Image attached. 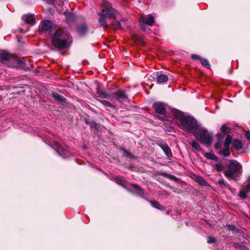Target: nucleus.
Instances as JSON below:
<instances>
[{
  "mask_svg": "<svg viewBox=\"0 0 250 250\" xmlns=\"http://www.w3.org/2000/svg\"><path fill=\"white\" fill-rule=\"evenodd\" d=\"M217 153L221 156L227 157L229 156L230 154L229 147L224 146V149H219L217 151Z\"/></svg>",
  "mask_w": 250,
  "mask_h": 250,
  "instance_id": "dca6fc26",
  "label": "nucleus"
},
{
  "mask_svg": "<svg viewBox=\"0 0 250 250\" xmlns=\"http://www.w3.org/2000/svg\"><path fill=\"white\" fill-rule=\"evenodd\" d=\"M217 184L221 188H229V185L223 178L217 181Z\"/></svg>",
  "mask_w": 250,
  "mask_h": 250,
  "instance_id": "5701e85b",
  "label": "nucleus"
},
{
  "mask_svg": "<svg viewBox=\"0 0 250 250\" xmlns=\"http://www.w3.org/2000/svg\"><path fill=\"white\" fill-rule=\"evenodd\" d=\"M147 201L148 200H146ZM148 202L150 203V204L151 205V206L157 208V209H160V210H164L165 209V208L161 205H160L157 201H150Z\"/></svg>",
  "mask_w": 250,
  "mask_h": 250,
  "instance_id": "412c9836",
  "label": "nucleus"
},
{
  "mask_svg": "<svg viewBox=\"0 0 250 250\" xmlns=\"http://www.w3.org/2000/svg\"><path fill=\"white\" fill-rule=\"evenodd\" d=\"M141 197L142 198H144V199H146V198H145V197H144L142 195V196H141Z\"/></svg>",
  "mask_w": 250,
  "mask_h": 250,
  "instance_id": "49530a36",
  "label": "nucleus"
},
{
  "mask_svg": "<svg viewBox=\"0 0 250 250\" xmlns=\"http://www.w3.org/2000/svg\"><path fill=\"white\" fill-rule=\"evenodd\" d=\"M232 137L230 135H228L225 142L224 143V146L229 147V145L232 141Z\"/></svg>",
  "mask_w": 250,
  "mask_h": 250,
  "instance_id": "a878e982",
  "label": "nucleus"
},
{
  "mask_svg": "<svg viewBox=\"0 0 250 250\" xmlns=\"http://www.w3.org/2000/svg\"><path fill=\"white\" fill-rule=\"evenodd\" d=\"M192 134L198 141L206 146H210L212 143V135L204 127L198 125Z\"/></svg>",
  "mask_w": 250,
  "mask_h": 250,
  "instance_id": "7ed1b4c3",
  "label": "nucleus"
},
{
  "mask_svg": "<svg viewBox=\"0 0 250 250\" xmlns=\"http://www.w3.org/2000/svg\"><path fill=\"white\" fill-rule=\"evenodd\" d=\"M245 135L248 139L250 140V131L246 132Z\"/></svg>",
  "mask_w": 250,
  "mask_h": 250,
  "instance_id": "37998d69",
  "label": "nucleus"
},
{
  "mask_svg": "<svg viewBox=\"0 0 250 250\" xmlns=\"http://www.w3.org/2000/svg\"><path fill=\"white\" fill-rule=\"evenodd\" d=\"M193 176L194 181L199 185L205 187L210 186L207 181L201 176L198 175H194Z\"/></svg>",
  "mask_w": 250,
  "mask_h": 250,
  "instance_id": "ddd939ff",
  "label": "nucleus"
},
{
  "mask_svg": "<svg viewBox=\"0 0 250 250\" xmlns=\"http://www.w3.org/2000/svg\"><path fill=\"white\" fill-rule=\"evenodd\" d=\"M11 57V54L5 51H3L0 53V59L1 62L3 63H5L7 64H8L7 62L10 61Z\"/></svg>",
  "mask_w": 250,
  "mask_h": 250,
  "instance_id": "4468645a",
  "label": "nucleus"
},
{
  "mask_svg": "<svg viewBox=\"0 0 250 250\" xmlns=\"http://www.w3.org/2000/svg\"><path fill=\"white\" fill-rule=\"evenodd\" d=\"M248 184L243 187L240 190L239 196L242 199H246L248 197L247 193L250 192V176L248 177Z\"/></svg>",
  "mask_w": 250,
  "mask_h": 250,
  "instance_id": "6e6552de",
  "label": "nucleus"
},
{
  "mask_svg": "<svg viewBox=\"0 0 250 250\" xmlns=\"http://www.w3.org/2000/svg\"><path fill=\"white\" fill-rule=\"evenodd\" d=\"M159 72H157V82L159 83H166L168 81V77L165 74H161L160 75Z\"/></svg>",
  "mask_w": 250,
  "mask_h": 250,
  "instance_id": "a211bd4d",
  "label": "nucleus"
},
{
  "mask_svg": "<svg viewBox=\"0 0 250 250\" xmlns=\"http://www.w3.org/2000/svg\"><path fill=\"white\" fill-rule=\"evenodd\" d=\"M217 141L221 140V142H223V139H224V136H223V134H222L221 133H218L217 134Z\"/></svg>",
  "mask_w": 250,
  "mask_h": 250,
  "instance_id": "4c0bfd02",
  "label": "nucleus"
},
{
  "mask_svg": "<svg viewBox=\"0 0 250 250\" xmlns=\"http://www.w3.org/2000/svg\"><path fill=\"white\" fill-rule=\"evenodd\" d=\"M127 190L129 192H131V193H132L134 194V193H133V192H132L130 189H127Z\"/></svg>",
  "mask_w": 250,
  "mask_h": 250,
  "instance_id": "a18cd8bd",
  "label": "nucleus"
},
{
  "mask_svg": "<svg viewBox=\"0 0 250 250\" xmlns=\"http://www.w3.org/2000/svg\"><path fill=\"white\" fill-rule=\"evenodd\" d=\"M74 15L72 14H69L67 16L66 20L68 21H72L73 19Z\"/></svg>",
  "mask_w": 250,
  "mask_h": 250,
  "instance_id": "79ce46f5",
  "label": "nucleus"
},
{
  "mask_svg": "<svg viewBox=\"0 0 250 250\" xmlns=\"http://www.w3.org/2000/svg\"><path fill=\"white\" fill-rule=\"evenodd\" d=\"M190 145L192 147H193L197 150L199 151L201 150V147H200V145L195 140H193L190 142Z\"/></svg>",
  "mask_w": 250,
  "mask_h": 250,
  "instance_id": "393cba45",
  "label": "nucleus"
},
{
  "mask_svg": "<svg viewBox=\"0 0 250 250\" xmlns=\"http://www.w3.org/2000/svg\"><path fill=\"white\" fill-rule=\"evenodd\" d=\"M215 169L217 171H221L223 169V167L221 164H217L215 166Z\"/></svg>",
  "mask_w": 250,
  "mask_h": 250,
  "instance_id": "e433bc0d",
  "label": "nucleus"
},
{
  "mask_svg": "<svg viewBox=\"0 0 250 250\" xmlns=\"http://www.w3.org/2000/svg\"><path fill=\"white\" fill-rule=\"evenodd\" d=\"M17 63L19 66L23 68L24 69H25V70L28 69V67L25 66V63L24 62L22 61L21 60L18 59L17 60Z\"/></svg>",
  "mask_w": 250,
  "mask_h": 250,
  "instance_id": "c85d7f7f",
  "label": "nucleus"
},
{
  "mask_svg": "<svg viewBox=\"0 0 250 250\" xmlns=\"http://www.w3.org/2000/svg\"><path fill=\"white\" fill-rule=\"evenodd\" d=\"M191 58L193 59V60H201V58L200 56L197 55H196V54H192L191 56Z\"/></svg>",
  "mask_w": 250,
  "mask_h": 250,
  "instance_id": "58836bf2",
  "label": "nucleus"
},
{
  "mask_svg": "<svg viewBox=\"0 0 250 250\" xmlns=\"http://www.w3.org/2000/svg\"><path fill=\"white\" fill-rule=\"evenodd\" d=\"M132 185L137 190L140 191L141 193L144 194V190L142 188L135 184H132Z\"/></svg>",
  "mask_w": 250,
  "mask_h": 250,
  "instance_id": "f704fd0d",
  "label": "nucleus"
},
{
  "mask_svg": "<svg viewBox=\"0 0 250 250\" xmlns=\"http://www.w3.org/2000/svg\"><path fill=\"white\" fill-rule=\"evenodd\" d=\"M242 167L237 161L230 160L228 165V169L224 172L225 176L229 178L237 181L242 173Z\"/></svg>",
  "mask_w": 250,
  "mask_h": 250,
  "instance_id": "f03ea898",
  "label": "nucleus"
},
{
  "mask_svg": "<svg viewBox=\"0 0 250 250\" xmlns=\"http://www.w3.org/2000/svg\"><path fill=\"white\" fill-rule=\"evenodd\" d=\"M98 101L100 102L103 105L105 106L110 107L111 108H114V105L112 104L109 102H108L105 100H98Z\"/></svg>",
  "mask_w": 250,
  "mask_h": 250,
  "instance_id": "bb28decb",
  "label": "nucleus"
},
{
  "mask_svg": "<svg viewBox=\"0 0 250 250\" xmlns=\"http://www.w3.org/2000/svg\"><path fill=\"white\" fill-rule=\"evenodd\" d=\"M204 156L211 160H215L216 159V157L211 153H205Z\"/></svg>",
  "mask_w": 250,
  "mask_h": 250,
  "instance_id": "c756f323",
  "label": "nucleus"
},
{
  "mask_svg": "<svg viewBox=\"0 0 250 250\" xmlns=\"http://www.w3.org/2000/svg\"><path fill=\"white\" fill-rule=\"evenodd\" d=\"M52 22L48 20H45L42 22L41 29L43 31L50 32L52 27Z\"/></svg>",
  "mask_w": 250,
  "mask_h": 250,
  "instance_id": "9b49d317",
  "label": "nucleus"
},
{
  "mask_svg": "<svg viewBox=\"0 0 250 250\" xmlns=\"http://www.w3.org/2000/svg\"><path fill=\"white\" fill-rule=\"evenodd\" d=\"M115 182L119 185L124 186L125 181L122 178L116 177L115 178Z\"/></svg>",
  "mask_w": 250,
  "mask_h": 250,
  "instance_id": "72a5a7b5",
  "label": "nucleus"
},
{
  "mask_svg": "<svg viewBox=\"0 0 250 250\" xmlns=\"http://www.w3.org/2000/svg\"><path fill=\"white\" fill-rule=\"evenodd\" d=\"M223 142H221V140L217 141L216 143L215 144V148L217 151L221 148L222 146Z\"/></svg>",
  "mask_w": 250,
  "mask_h": 250,
  "instance_id": "473e14b6",
  "label": "nucleus"
},
{
  "mask_svg": "<svg viewBox=\"0 0 250 250\" xmlns=\"http://www.w3.org/2000/svg\"><path fill=\"white\" fill-rule=\"evenodd\" d=\"M22 19L25 23L33 25L35 23L36 20L35 15L34 14H25L22 16Z\"/></svg>",
  "mask_w": 250,
  "mask_h": 250,
  "instance_id": "9d476101",
  "label": "nucleus"
},
{
  "mask_svg": "<svg viewBox=\"0 0 250 250\" xmlns=\"http://www.w3.org/2000/svg\"><path fill=\"white\" fill-rule=\"evenodd\" d=\"M153 107L157 113L158 118L159 120L168 122H172L173 120L172 117L167 115L168 107L164 103L156 102L153 104Z\"/></svg>",
  "mask_w": 250,
  "mask_h": 250,
  "instance_id": "39448f33",
  "label": "nucleus"
},
{
  "mask_svg": "<svg viewBox=\"0 0 250 250\" xmlns=\"http://www.w3.org/2000/svg\"><path fill=\"white\" fill-rule=\"evenodd\" d=\"M78 31L81 35H84L87 31V26L85 24H83L78 27Z\"/></svg>",
  "mask_w": 250,
  "mask_h": 250,
  "instance_id": "4be33fe9",
  "label": "nucleus"
},
{
  "mask_svg": "<svg viewBox=\"0 0 250 250\" xmlns=\"http://www.w3.org/2000/svg\"><path fill=\"white\" fill-rule=\"evenodd\" d=\"M216 242V239L214 237L209 236L207 242L208 244H212Z\"/></svg>",
  "mask_w": 250,
  "mask_h": 250,
  "instance_id": "c9c22d12",
  "label": "nucleus"
},
{
  "mask_svg": "<svg viewBox=\"0 0 250 250\" xmlns=\"http://www.w3.org/2000/svg\"><path fill=\"white\" fill-rule=\"evenodd\" d=\"M117 99L120 101H127L128 99L124 92H122Z\"/></svg>",
  "mask_w": 250,
  "mask_h": 250,
  "instance_id": "b1692460",
  "label": "nucleus"
},
{
  "mask_svg": "<svg viewBox=\"0 0 250 250\" xmlns=\"http://www.w3.org/2000/svg\"><path fill=\"white\" fill-rule=\"evenodd\" d=\"M53 97L57 101L61 102L63 104L66 103V99L57 92L52 93Z\"/></svg>",
  "mask_w": 250,
  "mask_h": 250,
  "instance_id": "6ab92c4d",
  "label": "nucleus"
},
{
  "mask_svg": "<svg viewBox=\"0 0 250 250\" xmlns=\"http://www.w3.org/2000/svg\"><path fill=\"white\" fill-rule=\"evenodd\" d=\"M72 42L69 33L61 29L56 30L52 37V45L59 49L67 47Z\"/></svg>",
  "mask_w": 250,
  "mask_h": 250,
  "instance_id": "f257e3e1",
  "label": "nucleus"
},
{
  "mask_svg": "<svg viewBox=\"0 0 250 250\" xmlns=\"http://www.w3.org/2000/svg\"><path fill=\"white\" fill-rule=\"evenodd\" d=\"M112 25L115 29H122L121 24L119 21H115L112 23Z\"/></svg>",
  "mask_w": 250,
  "mask_h": 250,
  "instance_id": "2f4dec72",
  "label": "nucleus"
},
{
  "mask_svg": "<svg viewBox=\"0 0 250 250\" xmlns=\"http://www.w3.org/2000/svg\"><path fill=\"white\" fill-rule=\"evenodd\" d=\"M115 14V10L111 6V5L108 3H105L104 8L98 14L99 17L98 21L101 26L104 28H106L107 27L106 20L113 17Z\"/></svg>",
  "mask_w": 250,
  "mask_h": 250,
  "instance_id": "20e7f679",
  "label": "nucleus"
},
{
  "mask_svg": "<svg viewBox=\"0 0 250 250\" xmlns=\"http://www.w3.org/2000/svg\"><path fill=\"white\" fill-rule=\"evenodd\" d=\"M227 227L229 230H230L232 231H234L236 229L234 225H227Z\"/></svg>",
  "mask_w": 250,
  "mask_h": 250,
  "instance_id": "ea45409f",
  "label": "nucleus"
},
{
  "mask_svg": "<svg viewBox=\"0 0 250 250\" xmlns=\"http://www.w3.org/2000/svg\"><path fill=\"white\" fill-rule=\"evenodd\" d=\"M228 129H229L227 125H223L221 126V128L222 131L225 132L227 131Z\"/></svg>",
  "mask_w": 250,
  "mask_h": 250,
  "instance_id": "a19ab883",
  "label": "nucleus"
},
{
  "mask_svg": "<svg viewBox=\"0 0 250 250\" xmlns=\"http://www.w3.org/2000/svg\"><path fill=\"white\" fill-rule=\"evenodd\" d=\"M54 146L55 147L54 149L60 156L63 157H65L66 156L67 151L64 150L58 143L54 142Z\"/></svg>",
  "mask_w": 250,
  "mask_h": 250,
  "instance_id": "f8f14e48",
  "label": "nucleus"
},
{
  "mask_svg": "<svg viewBox=\"0 0 250 250\" xmlns=\"http://www.w3.org/2000/svg\"><path fill=\"white\" fill-rule=\"evenodd\" d=\"M97 125L96 124H94V125H92L91 126L92 127H96V126Z\"/></svg>",
  "mask_w": 250,
  "mask_h": 250,
  "instance_id": "c03bdc74",
  "label": "nucleus"
},
{
  "mask_svg": "<svg viewBox=\"0 0 250 250\" xmlns=\"http://www.w3.org/2000/svg\"><path fill=\"white\" fill-rule=\"evenodd\" d=\"M171 112L175 118L180 121V122H181V120L185 116L184 115L183 112L176 109H172L171 110Z\"/></svg>",
  "mask_w": 250,
  "mask_h": 250,
  "instance_id": "2eb2a0df",
  "label": "nucleus"
},
{
  "mask_svg": "<svg viewBox=\"0 0 250 250\" xmlns=\"http://www.w3.org/2000/svg\"><path fill=\"white\" fill-rule=\"evenodd\" d=\"M200 62L203 66H205L207 68H208L210 66L208 61L206 59L201 58L200 60Z\"/></svg>",
  "mask_w": 250,
  "mask_h": 250,
  "instance_id": "7c9ffc66",
  "label": "nucleus"
},
{
  "mask_svg": "<svg viewBox=\"0 0 250 250\" xmlns=\"http://www.w3.org/2000/svg\"><path fill=\"white\" fill-rule=\"evenodd\" d=\"M232 145L238 150H241L243 149L242 142L238 139H234L232 142Z\"/></svg>",
  "mask_w": 250,
  "mask_h": 250,
  "instance_id": "aec40b11",
  "label": "nucleus"
},
{
  "mask_svg": "<svg viewBox=\"0 0 250 250\" xmlns=\"http://www.w3.org/2000/svg\"><path fill=\"white\" fill-rule=\"evenodd\" d=\"M120 150H122L123 152L124 156H125L126 157L132 158L133 157V155L129 151L126 150L125 148L124 147L120 148Z\"/></svg>",
  "mask_w": 250,
  "mask_h": 250,
  "instance_id": "cd10ccee",
  "label": "nucleus"
},
{
  "mask_svg": "<svg viewBox=\"0 0 250 250\" xmlns=\"http://www.w3.org/2000/svg\"><path fill=\"white\" fill-rule=\"evenodd\" d=\"M159 146L161 148V149L163 150L166 155L167 157H172V153L171 152V149L168 146L167 144L166 143L164 142H161L158 144Z\"/></svg>",
  "mask_w": 250,
  "mask_h": 250,
  "instance_id": "1a4fd4ad",
  "label": "nucleus"
},
{
  "mask_svg": "<svg viewBox=\"0 0 250 250\" xmlns=\"http://www.w3.org/2000/svg\"><path fill=\"white\" fill-rule=\"evenodd\" d=\"M180 127L184 131L192 133L196 130L197 127L199 125L196 120L192 117L189 116H185L181 120Z\"/></svg>",
  "mask_w": 250,
  "mask_h": 250,
  "instance_id": "423d86ee",
  "label": "nucleus"
},
{
  "mask_svg": "<svg viewBox=\"0 0 250 250\" xmlns=\"http://www.w3.org/2000/svg\"><path fill=\"white\" fill-rule=\"evenodd\" d=\"M139 21L142 29L146 31L147 27L146 24L152 25L154 22V18L151 14L142 15L140 18Z\"/></svg>",
  "mask_w": 250,
  "mask_h": 250,
  "instance_id": "0eeeda50",
  "label": "nucleus"
},
{
  "mask_svg": "<svg viewBox=\"0 0 250 250\" xmlns=\"http://www.w3.org/2000/svg\"><path fill=\"white\" fill-rule=\"evenodd\" d=\"M97 97L102 99H108L110 100H112L113 99L112 94L103 91L98 92Z\"/></svg>",
  "mask_w": 250,
  "mask_h": 250,
  "instance_id": "f3484780",
  "label": "nucleus"
}]
</instances>
